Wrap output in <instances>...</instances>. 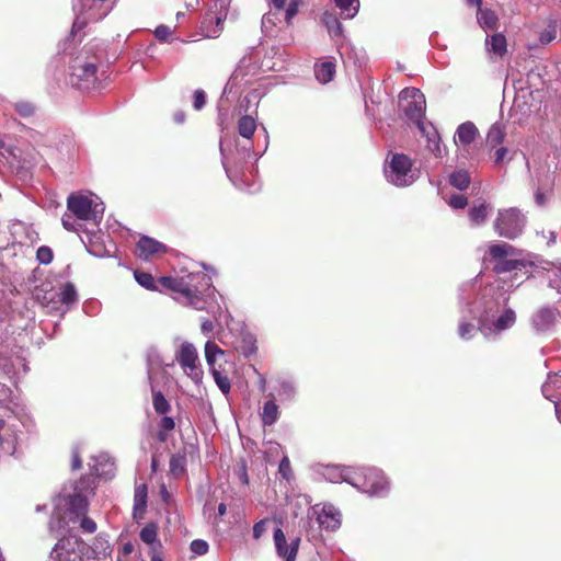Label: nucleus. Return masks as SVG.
<instances>
[{"label": "nucleus", "mask_w": 561, "mask_h": 561, "mask_svg": "<svg viewBox=\"0 0 561 561\" xmlns=\"http://www.w3.org/2000/svg\"><path fill=\"white\" fill-rule=\"evenodd\" d=\"M211 371V375L215 379L216 385L221 390L224 394L229 393L231 385L230 380L227 375H224L221 371H219L216 367L209 368Z\"/></svg>", "instance_id": "obj_33"}, {"label": "nucleus", "mask_w": 561, "mask_h": 561, "mask_svg": "<svg viewBox=\"0 0 561 561\" xmlns=\"http://www.w3.org/2000/svg\"><path fill=\"white\" fill-rule=\"evenodd\" d=\"M85 546L76 536L61 538L53 548L49 559L50 561H85Z\"/></svg>", "instance_id": "obj_8"}, {"label": "nucleus", "mask_w": 561, "mask_h": 561, "mask_svg": "<svg viewBox=\"0 0 561 561\" xmlns=\"http://www.w3.org/2000/svg\"><path fill=\"white\" fill-rule=\"evenodd\" d=\"M158 283L172 291L181 294L185 304L194 307L197 310L204 309L203 306L198 305V302L193 299V294L195 290H198V286L188 282L185 276L181 278L163 276L158 279Z\"/></svg>", "instance_id": "obj_10"}, {"label": "nucleus", "mask_w": 561, "mask_h": 561, "mask_svg": "<svg viewBox=\"0 0 561 561\" xmlns=\"http://www.w3.org/2000/svg\"><path fill=\"white\" fill-rule=\"evenodd\" d=\"M94 463L90 465L93 473L99 477L111 476L113 473V462L107 455H101L93 458Z\"/></svg>", "instance_id": "obj_18"}, {"label": "nucleus", "mask_w": 561, "mask_h": 561, "mask_svg": "<svg viewBox=\"0 0 561 561\" xmlns=\"http://www.w3.org/2000/svg\"><path fill=\"white\" fill-rule=\"evenodd\" d=\"M37 260L42 264H49L53 260V252L48 247H41L36 253Z\"/></svg>", "instance_id": "obj_42"}, {"label": "nucleus", "mask_w": 561, "mask_h": 561, "mask_svg": "<svg viewBox=\"0 0 561 561\" xmlns=\"http://www.w3.org/2000/svg\"><path fill=\"white\" fill-rule=\"evenodd\" d=\"M554 320V314L549 309L539 310L533 319V323L538 330H546Z\"/></svg>", "instance_id": "obj_26"}, {"label": "nucleus", "mask_w": 561, "mask_h": 561, "mask_svg": "<svg viewBox=\"0 0 561 561\" xmlns=\"http://www.w3.org/2000/svg\"><path fill=\"white\" fill-rule=\"evenodd\" d=\"M161 425L164 430L170 431L174 428V421L169 416H164L161 421Z\"/></svg>", "instance_id": "obj_56"}, {"label": "nucleus", "mask_w": 561, "mask_h": 561, "mask_svg": "<svg viewBox=\"0 0 561 561\" xmlns=\"http://www.w3.org/2000/svg\"><path fill=\"white\" fill-rule=\"evenodd\" d=\"M69 211L78 220L98 226L104 214V205L95 195L71 194L67 199Z\"/></svg>", "instance_id": "obj_2"}, {"label": "nucleus", "mask_w": 561, "mask_h": 561, "mask_svg": "<svg viewBox=\"0 0 561 561\" xmlns=\"http://www.w3.org/2000/svg\"><path fill=\"white\" fill-rule=\"evenodd\" d=\"M450 184L458 190H465L470 183V176L467 171L459 170L450 175Z\"/></svg>", "instance_id": "obj_31"}, {"label": "nucleus", "mask_w": 561, "mask_h": 561, "mask_svg": "<svg viewBox=\"0 0 561 561\" xmlns=\"http://www.w3.org/2000/svg\"><path fill=\"white\" fill-rule=\"evenodd\" d=\"M71 70H72V76H76L87 82H90L93 80V78L95 76L96 67L92 62L76 61L71 66Z\"/></svg>", "instance_id": "obj_17"}, {"label": "nucleus", "mask_w": 561, "mask_h": 561, "mask_svg": "<svg viewBox=\"0 0 561 561\" xmlns=\"http://www.w3.org/2000/svg\"><path fill=\"white\" fill-rule=\"evenodd\" d=\"M77 220L78 219H72L69 215H65L62 217V226L68 231H79L82 228V224H78Z\"/></svg>", "instance_id": "obj_45"}, {"label": "nucleus", "mask_w": 561, "mask_h": 561, "mask_svg": "<svg viewBox=\"0 0 561 561\" xmlns=\"http://www.w3.org/2000/svg\"><path fill=\"white\" fill-rule=\"evenodd\" d=\"M311 515L316 516L320 527L327 530H336L342 523L341 512L332 504H317L312 507Z\"/></svg>", "instance_id": "obj_11"}, {"label": "nucleus", "mask_w": 561, "mask_h": 561, "mask_svg": "<svg viewBox=\"0 0 561 561\" xmlns=\"http://www.w3.org/2000/svg\"><path fill=\"white\" fill-rule=\"evenodd\" d=\"M93 490V480L90 478L81 479L75 486L73 494H68L65 497L66 512L60 513L61 504L57 506V512L53 515L49 522V531L58 534L66 529L71 523H80L81 528L87 533H94L96 524L85 516L88 508L87 495Z\"/></svg>", "instance_id": "obj_1"}, {"label": "nucleus", "mask_w": 561, "mask_h": 561, "mask_svg": "<svg viewBox=\"0 0 561 561\" xmlns=\"http://www.w3.org/2000/svg\"><path fill=\"white\" fill-rule=\"evenodd\" d=\"M527 222L526 216L516 207L499 209L494 220V230L501 237L515 239L518 237Z\"/></svg>", "instance_id": "obj_5"}, {"label": "nucleus", "mask_w": 561, "mask_h": 561, "mask_svg": "<svg viewBox=\"0 0 561 561\" xmlns=\"http://www.w3.org/2000/svg\"><path fill=\"white\" fill-rule=\"evenodd\" d=\"M296 390L291 382L283 381L280 383L279 397L282 400H291L295 397Z\"/></svg>", "instance_id": "obj_41"}, {"label": "nucleus", "mask_w": 561, "mask_h": 561, "mask_svg": "<svg viewBox=\"0 0 561 561\" xmlns=\"http://www.w3.org/2000/svg\"><path fill=\"white\" fill-rule=\"evenodd\" d=\"M217 355H224V351L218 347V345L211 341L206 342L205 344V358L209 368L215 367V362Z\"/></svg>", "instance_id": "obj_32"}, {"label": "nucleus", "mask_w": 561, "mask_h": 561, "mask_svg": "<svg viewBox=\"0 0 561 561\" xmlns=\"http://www.w3.org/2000/svg\"><path fill=\"white\" fill-rule=\"evenodd\" d=\"M274 8L282 10L285 8L286 0H270Z\"/></svg>", "instance_id": "obj_59"}, {"label": "nucleus", "mask_w": 561, "mask_h": 561, "mask_svg": "<svg viewBox=\"0 0 561 561\" xmlns=\"http://www.w3.org/2000/svg\"><path fill=\"white\" fill-rule=\"evenodd\" d=\"M190 550L195 556H204L208 551V543L202 539H195L190 545Z\"/></svg>", "instance_id": "obj_40"}, {"label": "nucleus", "mask_w": 561, "mask_h": 561, "mask_svg": "<svg viewBox=\"0 0 561 561\" xmlns=\"http://www.w3.org/2000/svg\"><path fill=\"white\" fill-rule=\"evenodd\" d=\"M175 121L178 123H183L184 122V114L183 113H179L175 115Z\"/></svg>", "instance_id": "obj_63"}, {"label": "nucleus", "mask_w": 561, "mask_h": 561, "mask_svg": "<svg viewBox=\"0 0 561 561\" xmlns=\"http://www.w3.org/2000/svg\"><path fill=\"white\" fill-rule=\"evenodd\" d=\"M485 45L489 51L503 56L506 53V38L502 34H494L491 38H486Z\"/></svg>", "instance_id": "obj_21"}, {"label": "nucleus", "mask_w": 561, "mask_h": 561, "mask_svg": "<svg viewBox=\"0 0 561 561\" xmlns=\"http://www.w3.org/2000/svg\"><path fill=\"white\" fill-rule=\"evenodd\" d=\"M71 466H72V469H75V470L81 468V459L77 451H73V454H72V465Z\"/></svg>", "instance_id": "obj_58"}, {"label": "nucleus", "mask_w": 561, "mask_h": 561, "mask_svg": "<svg viewBox=\"0 0 561 561\" xmlns=\"http://www.w3.org/2000/svg\"><path fill=\"white\" fill-rule=\"evenodd\" d=\"M171 471L175 472L178 468V459L172 457L170 461Z\"/></svg>", "instance_id": "obj_61"}, {"label": "nucleus", "mask_w": 561, "mask_h": 561, "mask_svg": "<svg viewBox=\"0 0 561 561\" xmlns=\"http://www.w3.org/2000/svg\"><path fill=\"white\" fill-rule=\"evenodd\" d=\"M15 108L20 113V115H22V116H30L34 112L33 105L30 104V103H24V102L18 103L15 105Z\"/></svg>", "instance_id": "obj_48"}, {"label": "nucleus", "mask_w": 561, "mask_h": 561, "mask_svg": "<svg viewBox=\"0 0 561 561\" xmlns=\"http://www.w3.org/2000/svg\"><path fill=\"white\" fill-rule=\"evenodd\" d=\"M554 408H556L557 417H558L559 422L561 423V402L556 403Z\"/></svg>", "instance_id": "obj_62"}, {"label": "nucleus", "mask_w": 561, "mask_h": 561, "mask_svg": "<svg viewBox=\"0 0 561 561\" xmlns=\"http://www.w3.org/2000/svg\"><path fill=\"white\" fill-rule=\"evenodd\" d=\"M175 358L184 373L193 381L197 383L202 380L203 371L199 369L198 354L193 344L188 342L182 343Z\"/></svg>", "instance_id": "obj_9"}, {"label": "nucleus", "mask_w": 561, "mask_h": 561, "mask_svg": "<svg viewBox=\"0 0 561 561\" xmlns=\"http://www.w3.org/2000/svg\"><path fill=\"white\" fill-rule=\"evenodd\" d=\"M385 175L389 183L404 187L419 179V170L412 167L409 157L402 153H394L385 165Z\"/></svg>", "instance_id": "obj_3"}, {"label": "nucleus", "mask_w": 561, "mask_h": 561, "mask_svg": "<svg viewBox=\"0 0 561 561\" xmlns=\"http://www.w3.org/2000/svg\"><path fill=\"white\" fill-rule=\"evenodd\" d=\"M137 255L140 259L148 260L154 254L161 253L165 251V245L161 242L149 238V237H141L137 243Z\"/></svg>", "instance_id": "obj_14"}, {"label": "nucleus", "mask_w": 561, "mask_h": 561, "mask_svg": "<svg viewBox=\"0 0 561 561\" xmlns=\"http://www.w3.org/2000/svg\"><path fill=\"white\" fill-rule=\"evenodd\" d=\"M135 279L137 280V283L140 286H142V287H145L147 289H154L156 288L154 279H153L152 275L149 274V273L136 271L135 272Z\"/></svg>", "instance_id": "obj_38"}, {"label": "nucleus", "mask_w": 561, "mask_h": 561, "mask_svg": "<svg viewBox=\"0 0 561 561\" xmlns=\"http://www.w3.org/2000/svg\"><path fill=\"white\" fill-rule=\"evenodd\" d=\"M279 472L282 473V476L286 479L289 478V473H290V463H289V459L287 457L283 458L280 463H279Z\"/></svg>", "instance_id": "obj_52"}, {"label": "nucleus", "mask_w": 561, "mask_h": 561, "mask_svg": "<svg viewBox=\"0 0 561 561\" xmlns=\"http://www.w3.org/2000/svg\"><path fill=\"white\" fill-rule=\"evenodd\" d=\"M206 102L205 92L203 90H196L194 93V107L196 110L203 108Z\"/></svg>", "instance_id": "obj_49"}, {"label": "nucleus", "mask_w": 561, "mask_h": 561, "mask_svg": "<svg viewBox=\"0 0 561 561\" xmlns=\"http://www.w3.org/2000/svg\"><path fill=\"white\" fill-rule=\"evenodd\" d=\"M448 204L455 209H460V208H463L467 206L468 201H467L466 196L460 195V194H455V195L450 196Z\"/></svg>", "instance_id": "obj_44"}, {"label": "nucleus", "mask_w": 561, "mask_h": 561, "mask_svg": "<svg viewBox=\"0 0 561 561\" xmlns=\"http://www.w3.org/2000/svg\"><path fill=\"white\" fill-rule=\"evenodd\" d=\"M56 295L59 297V300L65 305H71L77 301V291L72 284L67 283L65 284L59 293H56Z\"/></svg>", "instance_id": "obj_30"}, {"label": "nucleus", "mask_w": 561, "mask_h": 561, "mask_svg": "<svg viewBox=\"0 0 561 561\" xmlns=\"http://www.w3.org/2000/svg\"><path fill=\"white\" fill-rule=\"evenodd\" d=\"M278 414V407L275 404L273 399L265 402L261 413L263 425H273L277 421Z\"/></svg>", "instance_id": "obj_22"}, {"label": "nucleus", "mask_w": 561, "mask_h": 561, "mask_svg": "<svg viewBox=\"0 0 561 561\" xmlns=\"http://www.w3.org/2000/svg\"><path fill=\"white\" fill-rule=\"evenodd\" d=\"M505 138L504 127L500 124H494L488 131L486 145L494 148L495 146L503 142Z\"/></svg>", "instance_id": "obj_28"}, {"label": "nucleus", "mask_w": 561, "mask_h": 561, "mask_svg": "<svg viewBox=\"0 0 561 561\" xmlns=\"http://www.w3.org/2000/svg\"><path fill=\"white\" fill-rule=\"evenodd\" d=\"M522 266H524V264H523V262H520L518 260H507V259H504V260L499 261L496 263V265L494 266V270L497 273H505V272H511V271H514V270H518Z\"/></svg>", "instance_id": "obj_34"}, {"label": "nucleus", "mask_w": 561, "mask_h": 561, "mask_svg": "<svg viewBox=\"0 0 561 561\" xmlns=\"http://www.w3.org/2000/svg\"><path fill=\"white\" fill-rule=\"evenodd\" d=\"M256 129V123L251 116H242L238 123L239 134L249 139L252 137Z\"/></svg>", "instance_id": "obj_29"}, {"label": "nucleus", "mask_w": 561, "mask_h": 561, "mask_svg": "<svg viewBox=\"0 0 561 561\" xmlns=\"http://www.w3.org/2000/svg\"><path fill=\"white\" fill-rule=\"evenodd\" d=\"M185 278L188 282H191L192 284L198 286V290H195L193 294L194 295L193 299L195 301H197L198 305H201L205 308V302L201 298V294L210 288V286H211L210 277L203 272H198V273H191V274L186 275Z\"/></svg>", "instance_id": "obj_15"}, {"label": "nucleus", "mask_w": 561, "mask_h": 561, "mask_svg": "<svg viewBox=\"0 0 561 561\" xmlns=\"http://www.w3.org/2000/svg\"><path fill=\"white\" fill-rule=\"evenodd\" d=\"M201 328H202V331L207 334L214 330V324L210 320H205V321H203Z\"/></svg>", "instance_id": "obj_57"}, {"label": "nucleus", "mask_w": 561, "mask_h": 561, "mask_svg": "<svg viewBox=\"0 0 561 561\" xmlns=\"http://www.w3.org/2000/svg\"><path fill=\"white\" fill-rule=\"evenodd\" d=\"M139 536L144 542L152 545L157 540V527L153 524H149L141 529Z\"/></svg>", "instance_id": "obj_37"}, {"label": "nucleus", "mask_w": 561, "mask_h": 561, "mask_svg": "<svg viewBox=\"0 0 561 561\" xmlns=\"http://www.w3.org/2000/svg\"><path fill=\"white\" fill-rule=\"evenodd\" d=\"M274 543L279 558L284 559V561L296 560L300 543V539L298 537L293 538L290 542H288L284 531L280 528H277L274 531Z\"/></svg>", "instance_id": "obj_13"}, {"label": "nucleus", "mask_w": 561, "mask_h": 561, "mask_svg": "<svg viewBox=\"0 0 561 561\" xmlns=\"http://www.w3.org/2000/svg\"><path fill=\"white\" fill-rule=\"evenodd\" d=\"M105 2L106 0H77L73 3L77 18L72 27L81 30L89 21H99L105 18L112 9Z\"/></svg>", "instance_id": "obj_6"}, {"label": "nucleus", "mask_w": 561, "mask_h": 561, "mask_svg": "<svg viewBox=\"0 0 561 561\" xmlns=\"http://www.w3.org/2000/svg\"><path fill=\"white\" fill-rule=\"evenodd\" d=\"M399 106L413 123L421 125L424 118L426 102L424 94L415 88H407L399 95Z\"/></svg>", "instance_id": "obj_7"}, {"label": "nucleus", "mask_w": 561, "mask_h": 561, "mask_svg": "<svg viewBox=\"0 0 561 561\" xmlns=\"http://www.w3.org/2000/svg\"><path fill=\"white\" fill-rule=\"evenodd\" d=\"M507 153H508V151L505 147L497 148L494 152L495 163H497V164L503 163L507 157Z\"/></svg>", "instance_id": "obj_53"}, {"label": "nucleus", "mask_w": 561, "mask_h": 561, "mask_svg": "<svg viewBox=\"0 0 561 561\" xmlns=\"http://www.w3.org/2000/svg\"><path fill=\"white\" fill-rule=\"evenodd\" d=\"M314 73L321 83H328L332 80L335 73V64L330 60L323 61L320 65H317Z\"/></svg>", "instance_id": "obj_19"}, {"label": "nucleus", "mask_w": 561, "mask_h": 561, "mask_svg": "<svg viewBox=\"0 0 561 561\" xmlns=\"http://www.w3.org/2000/svg\"><path fill=\"white\" fill-rule=\"evenodd\" d=\"M428 148L436 154L440 156V147L439 141L436 136L434 138L428 139Z\"/></svg>", "instance_id": "obj_55"}, {"label": "nucleus", "mask_w": 561, "mask_h": 561, "mask_svg": "<svg viewBox=\"0 0 561 561\" xmlns=\"http://www.w3.org/2000/svg\"><path fill=\"white\" fill-rule=\"evenodd\" d=\"M560 378L561 376L558 375H549L547 382L542 386V392L545 397L548 398V392L550 391L551 387H558L560 388Z\"/></svg>", "instance_id": "obj_46"}, {"label": "nucleus", "mask_w": 561, "mask_h": 561, "mask_svg": "<svg viewBox=\"0 0 561 561\" xmlns=\"http://www.w3.org/2000/svg\"><path fill=\"white\" fill-rule=\"evenodd\" d=\"M489 253L493 259H497L500 261L506 259L507 256H512L515 254V249L508 243L502 242L492 244L489 249Z\"/></svg>", "instance_id": "obj_23"}, {"label": "nucleus", "mask_w": 561, "mask_h": 561, "mask_svg": "<svg viewBox=\"0 0 561 561\" xmlns=\"http://www.w3.org/2000/svg\"><path fill=\"white\" fill-rule=\"evenodd\" d=\"M343 479L370 495H382L388 491L387 480L376 468H367L353 476L347 471Z\"/></svg>", "instance_id": "obj_4"}, {"label": "nucleus", "mask_w": 561, "mask_h": 561, "mask_svg": "<svg viewBox=\"0 0 561 561\" xmlns=\"http://www.w3.org/2000/svg\"><path fill=\"white\" fill-rule=\"evenodd\" d=\"M153 408L159 414H165L170 410V404L161 392L153 393Z\"/></svg>", "instance_id": "obj_36"}, {"label": "nucleus", "mask_w": 561, "mask_h": 561, "mask_svg": "<svg viewBox=\"0 0 561 561\" xmlns=\"http://www.w3.org/2000/svg\"><path fill=\"white\" fill-rule=\"evenodd\" d=\"M490 208V205L486 203H480L479 205L472 206L469 211V218L471 224L474 226H480L484 224Z\"/></svg>", "instance_id": "obj_20"}, {"label": "nucleus", "mask_w": 561, "mask_h": 561, "mask_svg": "<svg viewBox=\"0 0 561 561\" xmlns=\"http://www.w3.org/2000/svg\"><path fill=\"white\" fill-rule=\"evenodd\" d=\"M298 12V1L297 0H290L286 12H285V19L287 23H290L291 19L297 14Z\"/></svg>", "instance_id": "obj_47"}, {"label": "nucleus", "mask_w": 561, "mask_h": 561, "mask_svg": "<svg viewBox=\"0 0 561 561\" xmlns=\"http://www.w3.org/2000/svg\"><path fill=\"white\" fill-rule=\"evenodd\" d=\"M470 4L481 7L482 0H467Z\"/></svg>", "instance_id": "obj_64"}, {"label": "nucleus", "mask_w": 561, "mask_h": 561, "mask_svg": "<svg viewBox=\"0 0 561 561\" xmlns=\"http://www.w3.org/2000/svg\"><path fill=\"white\" fill-rule=\"evenodd\" d=\"M477 134L478 129L473 123H462L456 130L455 142L456 145L466 147L474 141Z\"/></svg>", "instance_id": "obj_16"}, {"label": "nucleus", "mask_w": 561, "mask_h": 561, "mask_svg": "<svg viewBox=\"0 0 561 561\" xmlns=\"http://www.w3.org/2000/svg\"><path fill=\"white\" fill-rule=\"evenodd\" d=\"M146 499H147V486L145 484L139 485L136 488L135 491V511L137 510H144L146 506Z\"/></svg>", "instance_id": "obj_39"}, {"label": "nucleus", "mask_w": 561, "mask_h": 561, "mask_svg": "<svg viewBox=\"0 0 561 561\" xmlns=\"http://www.w3.org/2000/svg\"><path fill=\"white\" fill-rule=\"evenodd\" d=\"M477 19H478L479 24L484 30H494V28H496L497 16H496V14L493 11H491V10H482L481 8H479V11H478V14H477Z\"/></svg>", "instance_id": "obj_25"}, {"label": "nucleus", "mask_w": 561, "mask_h": 561, "mask_svg": "<svg viewBox=\"0 0 561 561\" xmlns=\"http://www.w3.org/2000/svg\"><path fill=\"white\" fill-rule=\"evenodd\" d=\"M336 7L341 10V14L346 19L354 18L359 9V0H334Z\"/></svg>", "instance_id": "obj_24"}, {"label": "nucleus", "mask_w": 561, "mask_h": 561, "mask_svg": "<svg viewBox=\"0 0 561 561\" xmlns=\"http://www.w3.org/2000/svg\"><path fill=\"white\" fill-rule=\"evenodd\" d=\"M516 322V313L513 309H505L495 321L484 319L480 323V331L486 337L497 335L501 332L512 328Z\"/></svg>", "instance_id": "obj_12"}, {"label": "nucleus", "mask_w": 561, "mask_h": 561, "mask_svg": "<svg viewBox=\"0 0 561 561\" xmlns=\"http://www.w3.org/2000/svg\"><path fill=\"white\" fill-rule=\"evenodd\" d=\"M554 37H556L554 30H546L540 34L539 39L542 44H549L550 42H552L554 39Z\"/></svg>", "instance_id": "obj_54"}, {"label": "nucleus", "mask_w": 561, "mask_h": 561, "mask_svg": "<svg viewBox=\"0 0 561 561\" xmlns=\"http://www.w3.org/2000/svg\"><path fill=\"white\" fill-rule=\"evenodd\" d=\"M154 35L159 39H167L171 35V30L165 25H160L156 28Z\"/></svg>", "instance_id": "obj_51"}, {"label": "nucleus", "mask_w": 561, "mask_h": 561, "mask_svg": "<svg viewBox=\"0 0 561 561\" xmlns=\"http://www.w3.org/2000/svg\"><path fill=\"white\" fill-rule=\"evenodd\" d=\"M535 203L542 207L547 205L552 195V182L547 181L545 184L539 185L535 191Z\"/></svg>", "instance_id": "obj_27"}, {"label": "nucleus", "mask_w": 561, "mask_h": 561, "mask_svg": "<svg viewBox=\"0 0 561 561\" xmlns=\"http://www.w3.org/2000/svg\"><path fill=\"white\" fill-rule=\"evenodd\" d=\"M458 332L461 339L468 340L473 336L476 327L471 323L463 322L460 323Z\"/></svg>", "instance_id": "obj_43"}, {"label": "nucleus", "mask_w": 561, "mask_h": 561, "mask_svg": "<svg viewBox=\"0 0 561 561\" xmlns=\"http://www.w3.org/2000/svg\"><path fill=\"white\" fill-rule=\"evenodd\" d=\"M215 24H216L215 27H209L207 25V21L203 22V31H204L206 37L215 38L219 35V33L222 30L224 19L221 16H216Z\"/></svg>", "instance_id": "obj_35"}, {"label": "nucleus", "mask_w": 561, "mask_h": 561, "mask_svg": "<svg viewBox=\"0 0 561 561\" xmlns=\"http://www.w3.org/2000/svg\"><path fill=\"white\" fill-rule=\"evenodd\" d=\"M266 531V520L262 519L253 526V537L259 539Z\"/></svg>", "instance_id": "obj_50"}, {"label": "nucleus", "mask_w": 561, "mask_h": 561, "mask_svg": "<svg viewBox=\"0 0 561 561\" xmlns=\"http://www.w3.org/2000/svg\"><path fill=\"white\" fill-rule=\"evenodd\" d=\"M227 512V506L225 503H220L219 506H218V514L220 516H224Z\"/></svg>", "instance_id": "obj_60"}]
</instances>
